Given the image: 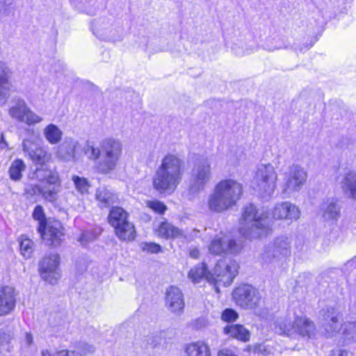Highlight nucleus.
<instances>
[{
    "instance_id": "obj_1",
    "label": "nucleus",
    "mask_w": 356,
    "mask_h": 356,
    "mask_svg": "<svg viewBox=\"0 0 356 356\" xmlns=\"http://www.w3.org/2000/svg\"><path fill=\"white\" fill-rule=\"evenodd\" d=\"M184 162L177 154L168 153L161 160L152 178L154 188L161 194L170 195L181 183Z\"/></svg>"
},
{
    "instance_id": "obj_2",
    "label": "nucleus",
    "mask_w": 356,
    "mask_h": 356,
    "mask_svg": "<svg viewBox=\"0 0 356 356\" xmlns=\"http://www.w3.org/2000/svg\"><path fill=\"white\" fill-rule=\"evenodd\" d=\"M239 265L235 260H230L228 263L225 261H218L211 273L207 270L204 263L192 268L188 273V278L193 283H200L206 280L216 285L227 286L231 284L238 274Z\"/></svg>"
},
{
    "instance_id": "obj_3",
    "label": "nucleus",
    "mask_w": 356,
    "mask_h": 356,
    "mask_svg": "<svg viewBox=\"0 0 356 356\" xmlns=\"http://www.w3.org/2000/svg\"><path fill=\"white\" fill-rule=\"evenodd\" d=\"M243 193L242 184L232 179H226L218 183L207 199L211 211L220 213L236 205Z\"/></svg>"
},
{
    "instance_id": "obj_4",
    "label": "nucleus",
    "mask_w": 356,
    "mask_h": 356,
    "mask_svg": "<svg viewBox=\"0 0 356 356\" xmlns=\"http://www.w3.org/2000/svg\"><path fill=\"white\" fill-rule=\"evenodd\" d=\"M271 221L267 212L250 204L244 208L239 232L248 239L265 236L271 230Z\"/></svg>"
},
{
    "instance_id": "obj_5",
    "label": "nucleus",
    "mask_w": 356,
    "mask_h": 356,
    "mask_svg": "<svg viewBox=\"0 0 356 356\" xmlns=\"http://www.w3.org/2000/svg\"><path fill=\"white\" fill-rule=\"evenodd\" d=\"M30 178L35 179L44 185H29L26 188L28 193L31 195H42L49 202L56 200L57 194L60 191L61 188V181L57 172L48 168H36Z\"/></svg>"
},
{
    "instance_id": "obj_6",
    "label": "nucleus",
    "mask_w": 356,
    "mask_h": 356,
    "mask_svg": "<svg viewBox=\"0 0 356 356\" xmlns=\"http://www.w3.org/2000/svg\"><path fill=\"white\" fill-rule=\"evenodd\" d=\"M277 333L293 337L298 334L303 337L310 338L315 332L314 323L305 316H299L295 312L280 316L274 323Z\"/></svg>"
},
{
    "instance_id": "obj_7",
    "label": "nucleus",
    "mask_w": 356,
    "mask_h": 356,
    "mask_svg": "<svg viewBox=\"0 0 356 356\" xmlns=\"http://www.w3.org/2000/svg\"><path fill=\"white\" fill-rule=\"evenodd\" d=\"M321 316L322 326L327 337H333L341 332L347 339L356 340V323L348 322L342 324V315L338 309L327 307L321 311Z\"/></svg>"
},
{
    "instance_id": "obj_8",
    "label": "nucleus",
    "mask_w": 356,
    "mask_h": 356,
    "mask_svg": "<svg viewBox=\"0 0 356 356\" xmlns=\"http://www.w3.org/2000/svg\"><path fill=\"white\" fill-rule=\"evenodd\" d=\"M233 299L241 307L253 309L256 315L264 318L268 312L263 307L264 301L257 289L248 284L236 288L232 293Z\"/></svg>"
},
{
    "instance_id": "obj_9",
    "label": "nucleus",
    "mask_w": 356,
    "mask_h": 356,
    "mask_svg": "<svg viewBox=\"0 0 356 356\" xmlns=\"http://www.w3.org/2000/svg\"><path fill=\"white\" fill-rule=\"evenodd\" d=\"M32 216L38 221V232L41 238L49 245H60L64 236L60 223L58 221L47 222L44 209L40 205L35 207Z\"/></svg>"
},
{
    "instance_id": "obj_10",
    "label": "nucleus",
    "mask_w": 356,
    "mask_h": 356,
    "mask_svg": "<svg viewBox=\"0 0 356 356\" xmlns=\"http://www.w3.org/2000/svg\"><path fill=\"white\" fill-rule=\"evenodd\" d=\"M277 173L270 163L257 165L253 178L254 190L262 198H270L277 187Z\"/></svg>"
},
{
    "instance_id": "obj_11",
    "label": "nucleus",
    "mask_w": 356,
    "mask_h": 356,
    "mask_svg": "<svg viewBox=\"0 0 356 356\" xmlns=\"http://www.w3.org/2000/svg\"><path fill=\"white\" fill-rule=\"evenodd\" d=\"M292 239L287 236L277 237L272 246L268 248L262 254L264 264L280 268L286 264L291 253Z\"/></svg>"
},
{
    "instance_id": "obj_12",
    "label": "nucleus",
    "mask_w": 356,
    "mask_h": 356,
    "mask_svg": "<svg viewBox=\"0 0 356 356\" xmlns=\"http://www.w3.org/2000/svg\"><path fill=\"white\" fill-rule=\"evenodd\" d=\"M102 156L97 164V170L103 174L113 171L120 160L122 145L118 140L106 138L100 143Z\"/></svg>"
},
{
    "instance_id": "obj_13",
    "label": "nucleus",
    "mask_w": 356,
    "mask_h": 356,
    "mask_svg": "<svg viewBox=\"0 0 356 356\" xmlns=\"http://www.w3.org/2000/svg\"><path fill=\"white\" fill-rule=\"evenodd\" d=\"M283 178L280 184L282 194L289 197L293 193L299 192L307 179V173L302 166L292 164L286 170L282 169Z\"/></svg>"
},
{
    "instance_id": "obj_14",
    "label": "nucleus",
    "mask_w": 356,
    "mask_h": 356,
    "mask_svg": "<svg viewBox=\"0 0 356 356\" xmlns=\"http://www.w3.org/2000/svg\"><path fill=\"white\" fill-rule=\"evenodd\" d=\"M211 177V161L207 157L200 159L193 165L188 184L191 193L202 191Z\"/></svg>"
},
{
    "instance_id": "obj_15",
    "label": "nucleus",
    "mask_w": 356,
    "mask_h": 356,
    "mask_svg": "<svg viewBox=\"0 0 356 356\" xmlns=\"http://www.w3.org/2000/svg\"><path fill=\"white\" fill-rule=\"evenodd\" d=\"M112 20L103 17L95 19L91 24L92 33L102 40L114 41L122 38L123 30Z\"/></svg>"
},
{
    "instance_id": "obj_16",
    "label": "nucleus",
    "mask_w": 356,
    "mask_h": 356,
    "mask_svg": "<svg viewBox=\"0 0 356 356\" xmlns=\"http://www.w3.org/2000/svg\"><path fill=\"white\" fill-rule=\"evenodd\" d=\"M15 104L8 111L10 116L15 120L23 122L29 127L40 123L43 118L33 112L21 98L13 99Z\"/></svg>"
},
{
    "instance_id": "obj_17",
    "label": "nucleus",
    "mask_w": 356,
    "mask_h": 356,
    "mask_svg": "<svg viewBox=\"0 0 356 356\" xmlns=\"http://www.w3.org/2000/svg\"><path fill=\"white\" fill-rule=\"evenodd\" d=\"M242 249V244L227 234L220 233L216 236L209 245V251L212 254H236Z\"/></svg>"
},
{
    "instance_id": "obj_18",
    "label": "nucleus",
    "mask_w": 356,
    "mask_h": 356,
    "mask_svg": "<svg viewBox=\"0 0 356 356\" xmlns=\"http://www.w3.org/2000/svg\"><path fill=\"white\" fill-rule=\"evenodd\" d=\"M22 150L39 168H47L45 165L50 161L52 155L48 147L35 143L33 138H25L22 142Z\"/></svg>"
},
{
    "instance_id": "obj_19",
    "label": "nucleus",
    "mask_w": 356,
    "mask_h": 356,
    "mask_svg": "<svg viewBox=\"0 0 356 356\" xmlns=\"http://www.w3.org/2000/svg\"><path fill=\"white\" fill-rule=\"evenodd\" d=\"M60 257L58 254H49L39 264L41 277L51 284L56 283L60 277L59 269Z\"/></svg>"
},
{
    "instance_id": "obj_20",
    "label": "nucleus",
    "mask_w": 356,
    "mask_h": 356,
    "mask_svg": "<svg viewBox=\"0 0 356 356\" xmlns=\"http://www.w3.org/2000/svg\"><path fill=\"white\" fill-rule=\"evenodd\" d=\"M248 38H250V35L247 36L235 33L232 38L225 39V45L236 56L249 55L255 51L257 47L254 42L248 41Z\"/></svg>"
},
{
    "instance_id": "obj_21",
    "label": "nucleus",
    "mask_w": 356,
    "mask_h": 356,
    "mask_svg": "<svg viewBox=\"0 0 356 356\" xmlns=\"http://www.w3.org/2000/svg\"><path fill=\"white\" fill-rule=\"evenodd\" d=\"M156 232L160 237L164 238H177L183 243L189 242L194 238L197 237L200 232L198 230L193 229L191 233L185 234L181 229L167 221L161 222Z\"/></svg>"
},
{
    "instance_id": "obj_22",
    "label": "nucleus",
    "mask_w": 356,
    "mask_h": 356,
    "mask_svg": "<svg viewBox=\"0 0 356 356\" xmlns=\"http://www.w3.org/2000/svg\"><path fill=\"white\" fill-rule=\"evenodd\" d=\"M175 337L173 330H166L148 336L146 339L147 348L162 352L170 348L172 341Z\"/></svg>"
},
{
    "instance_id": "obj_23",
    "label": "nucleus",
    "mask_w": 356,
    "mask_h": 356,
    "mask_svg": "<svg viewBox=\"0 0 356 356\" xmlns=\"http://www.w3.org/2000/svg\"><path fill=\"white\" fill-rule=\"evenodd\" d=\"M300 216L299 208L290 202L277 203L272 211V216L275 220H285L289 222L297 220Z\"/></svg>"
},
{
    "instance_id": "obj_24",
    "label": "nucleus",
    "mask_w": 356,
    "mask_h": 356,
    "mask_svg": "<svg viewBox=\"0 0 356 356\" xmlns=\"http://www.w3.org/2000/svg\"><path fill=\"white\" fill-rule=\"evenodd\" d=\"M165 306L167 309L175 315H181L184 312L185 302L184 294L176 286H170L166 291Z\"/></svg>"
},
{
    "instance_id": "obj_25",
    "label": "nucleus",
    "mask_w": 356,
    "mask_h": 356,
    "mask_svg": "<svg viewBox=\"0 0 356 356\" xmlns=\"http://www.w3.org/2000/svg\"><path fill=\"white\" fill-rule=\"evenodd\" d=\"M15 307V290L10 286L0 289V316L10 314Z\"/></svg>"
},
{
    "instance_id": "obj_26",
    "label": "nucleus",
    "mask_w": 356,
    "mask_h": 356,
    "mask_svg": "<svg viewBox=\"0 0 356 356\" xmlns=\"http://www.w3.org/2000/svg\"><path fill=\"white\" fill-rule=\"evenodd\" d=\"M79 143L72 138H66L65 141L58 146L56 154L63 161H70L75 159L76 149Z\"/></svg>"
},
{
    "instance_id": "obj_27",
    "label": "nucleus",
    "mask_w": 356,
    "mask_h": 356,
    "mask_svg": "<svg viewBox=\"0 0 356 356\" xmlns=\"http://www.w3.org/2000/svg\"><path fill=\"white\" fill-rule=\"evenodd\" d=\"M340 186L347 197L356 200V170H348L340 181Z\"/></svg>"
},
{
    "instance_id": "obj_28",
    "label": "nucleus",
    "mask_w": 356,
    "mask_h": 356,
    "mask_svg": "<svg viewBox=\"0 0 356 356\" xmlns=\"http://www.w3.org/2000/svg\"><path fill=\"white\" fill-rule=\"evenodd\" d=\"M10 69L7 65L0 61V102L5 104L10 90L11 83L9 81Z\"/></svg>"
},
{
    "instance_id": "obj_29",
    "label": "nucleus",
    "mask_w": 356,
    "mask_h": 356,
    "mask_svg": "<svg viewBox=\"0 0 356 356\" xmlns=\"http://www.w3.org/2000/svg\"><path fill=\"white\" fill-rule=\"evenodd\" d=\"M323 218L327 222H335L340 216V207L337 204V200L334 198L327 199L321 205Z\"/></svg>"
},
{
    "instance_id": "obj_30",
    "label": "nucleus",
    "mask_w": 356,
    "mask_h": 356,
    "mask_svg": "<svg viewBox=\"0 0 356 356\" xmlns=\"http://www.w3.org/2000/svg\"><path fill=\"white\" fill-rule=\"evenodd\" d=\"M95 199L101 208H107L118 200V196L106 186H100L96 190Z\"/></svg>"
},
{
    "instance_id": "obj_31",
    "label": "nucleus",
    "mask_w": 356,
    "mask_h": 356,
    "mask_svg": "<svg viewBox=\"0 0 356 356\" xmlns=\"http://www.w3.org/2000/svg\"><path fill=\"white\" fill-rule=\"evenodd\" d=\"M184 353L186 356H211L209 346L202 341L186 344Z\"/></svg>"
},
{
    "instance_id": "obj_32",
    "label": "nucleus",
    "mask_w": 356,
    "mask_h": 356,
    "mask_svg": "<svg viewBox=\"0 0 356 356\" xmlns=\"http://www.w3.org/2000/svg\"><path fill=\"white\" fill-rule=\"evenodd\" d=\"M115 233L118 238L124 241H132L136 238V229L134 225L127 220L118 226L113 227Z\"/></svg>"
},
{
    "instance_id": "obj_33",
    "label": "nucleus",
    "mask_w": 356,
    "mask_h": 356,
    "mask_svg": "<svg viewBox=\"0 0 356 356\" xmlns=\"http://www.w3.org/2000/svg\"><path fill=\"white\" fill-rule=\"evenodd\" d=\"M224 332L242 341H248L250 337V332L243 325L238 324L227 325L224 328Z\"/></svg>"
},
{
    "instance_id": "obj_34",
    "label": "nucleus",
    "mask_w": 356,
    "mask_h": 356,
    "mask_svg": "<svg viewBox=\"0 0 356 356\" xmlns=\"http://www.w3.org/2000/svg\"><path fill=\"white\" fill-rule=\"evenodd\" d=\"M43 136L51 145L58 144L63 138V131L54 124H49L43 129Z\"/></svg>"
},
{
    "instance_id": "obj_35",
    "label": "nucleus",
    "mask_w": 356,
    "mask_h": 356,
    "mask_svg": "<svg viewBox=\"0 0 356 356\" xmlns=\"http://www.w3.org/2000/svg\"><path fill=\"white\" fill-rule=\"evenodd\" d=\"M128 213L122 208L118 207H113L109 213L108 222L113 227L128 220Z\"/></svg>"
},
{
    "instance_id": "obj_36",
    "label": "nucleus",
    "mask_w": 356,
    "mask_h": 356,
    "mask_svg": "<svg viewBox=\"0 0 356 356\" xmlns=\"http://www.w3.org/2000/svg\"><path fill=\"white\" fill-rule=\"evenodd\" d=\"M26 168V164L23 160L19 159H15L11 163L8 170L10 178L15 181H19Z\"/></svg>"
},
{
    "instance_id": "obj_37",
    "label": "nucleus",
    "mask_w": 356,
    "mask_h": 356,
    "mask_svg": "<svg viewBox=\"0 0 356 356\" xmlns=\"http://www.w3.org/2000/svg\"><path fill=\"white\" fill-rule=\"evenodd\" d=\"M20 252L25 259L30 258L32 255L33 243L29 238L22 236L19 238Z\"/></svg>"
},
{
    "instance_id": "obj_38",
    "label": "nucleus",
    "mask_w": 356,
    "mask_h": 356,
    "mask_svg": "<svg viewBox=\"0 0 356 356\" xmlns=\"http://www.w3.org/2000/svg\"><path fill=\"white\" fill-rule=\"evenodd\" d=\"M72 180L76 190L81 195L88 194L90 185L87 179L77 175H73Z\"/></svg>"
},
{
    "instance_id": "obj_39",
    "label": "nucleus",
    "mask_w": 356,
    "mask_h": 356,
    "mask_svg": "<svg viewBox=\"0 0 356 356\" xmlns=\"http://www.w3.org/2000/svg\"><path fill=\"white\" fill-rule=\"evenodd\" d=\"M101 234L100 229L94 230H86L80 236L79 241L82 245H87L88 243L94 241Z\"/></svg>"
},
{
    "instance_id": "obj_40",
    "label": "nucleus",
    "mask_w": 356,
    "mask_h": 356,
    "mask_svg": "<svg viewBox=\"0 0 356 356\" xmlns=\"http://www.w3.org/2000/svg\"><path fill=\"white\" fill-rule=\"evenodd\" d=\"M273 40L274 42L271 44L267 45L266 47L267 49L269 51L288 48L291 46V42L284 37L277 36L273 38Z\"/></svg>"
},
{
    "instance_id": "obj_41",
    "label": "nucleus",
    "mask_w": 356,
    "mask_h": 356,
    "mask_svg": "<svg viewBox=\"0 0 356 356\" xmlns=\"http://www.w3.org/2000/svg\"><path fill=\"white\" fill-rule=\"evenodd\" d=\"M145 203L146 207L158 214H163L167 210L165 204L157 200H146Z\"/></svg>"
},
{
    "instance_id": "obj_42",
    "label": "nucleus",
    "mask_w": 356,
    "mask_h": 356,
    "mask_svg": "<svg viewBox=\"0 0 356 356\" xmlns=\"http://www.w3.org/2000/svg\"><path fill=\"white\" fill-rule=\"evenodd\" d=\"M85 152L91 160L97 161L102 156V149L95 147V145L90 142H88L86 144Z\"/></svg>"
},
{
    "instance_id": "obj_43",
    "label": "nucleus",
    "mask_w": 356,
    "mask_h": 356,
    "mask_svg": "<svg viewBox=\"0 0 356 356\" xmlns=\"http://www.w3.org/2000/svg\"><path fill=\"white\" fill-rule=\"evenodd\" d=\"M238 318V313L232 309H225L221 314V319L227 323L236 321Z\"/></svg>"
},
{
    "instance_id": "obj_44",
    "label": "nucleus",
    "mask_w": 356,
    "mask_h": 356,
    "mask_svg": "<svg viewBox=\"0 0 356 356\" xmlns=\"http://www.w3.org/2000/svg\"><path fill=\"white\" fill-rule=\"evenodd\" d=\"M42 356H74V353L67 350H60L54 353H51L46 350L42 352Z\"/></svg>"
},
{
    "instance_id": "obj_45",
    "label": "nucleus",
    "mask_w": 356,
    "mask_h": 356,
    "mask_svg": "<svg viewBox=\"0 0 356 356\" xmlns=\"http://www.w3.org/2000/svg\"><path fill=\"white\" fill-rule=\"evenodd\" d=\"M142 249L151 253H158L161 250V246L154 243H145L142 244Z\"/></svg>"
},
{
    "instance_id": "obj_46",
    "label": "nucleus",
    "mask_w": 356,
    "mask_h": 356,
    "mask_svg": "<svg viewBox=\"0 0 356 356\" xmlns=\"http://www.w3.org/2000/svg\"><path fill=\"white\" fill-rule=\"evenodd\" d=\"M80 348H81V354L82 355L90 354L95 351V348L94 346L86 343L81 344Z\"/></svg>"
},
{
    "instance_id": "obj_47",
    "label": "nucleus",
    "mask_w": 356,
    "mask_h": 356,
    "mask_svg": "<svg viewBox=\"0 0 356 356\" xmlns=\"http://www.w3.org/2000/svg\"><path fill=\"white\" fill-rule=\"evenodd\" d=\"M356 266V256L346 262L344 265V270H348L349 268H355Z\"/></svg>"
},
{
    "instance_id": "obj_48",
    "label": "nucleus",
    "mask_w": 356,
    "mask_h": 356,
    "mask_svg": "<svg viewBox=\"0 0 356 356\" xmlns=\"http://www.w3.org/2000/svg\"><path fill=\"white\" fill-rule=\"evenodd\" d=\"M348 351L345 350H332L330 356H348Z\"/></svg>"
},
{
    "instance_id": "obj_49",
    "label": "nucleus",
    "mask_w": 356,
    "mask_h": 356,
    "mask_svg": "<svg viewBox=\"0 0 356 356\" xmlns=\"http://www.w3.org/2000/svg\"><path fill=\"white\" fill-rule=\"evenodd\" d=\"M200 255V251L197 248H193L189 250V256L193 259H197Z\"/></svg>"
},
{
    "instance_id": "obj_50",
    "label": "nucleus",
    "mask_w": 356,
    "mask_h": 356,
    "mask_svg": "<svg viewBox=\"0 0 356 356\" xmlns=\"http://www.w3.org/2000/svg\"><path fill=\"white\" fill-rule=\"evenodd\" d=\"M76 7L80 10H83L85 4L87 3V0H73Z\"/></svg>"
},
{
    "instance_id": "obj_51",
    "label": "nucleus",
    "mask_w": 356,
    "mask_h": 356,
    "mask_svg": "<svg viewBox=\"0 0 356 356\" xmlns=\"http://www.w3.org/2000/svg\"><path fill=\"white\" fill-rule=\"evenodd\" d=\"M25 343L27 346H31L33 343V336L30 333H26L25 339H24Z\"/></svg>"
},
{
    "instance_id": "obj_52",
    "label": "nucleus",
    "mask_w": 356,
    "mask_h": 356,
    "mask_svg": "<svg viewBox=\"0 0 356 356\" xmlns=\"http://www.w3.org/2000/svg\"><path fill=\"white\" fill-rule=\"evenodd\" d=\"M6 338V334L0 330V346L3 343Z\"/></svg>"
},
{
    "instance_id": "obj_53",
    "label": "nucleus",
    "mask_w": 356,
    "mask_h": 356,
    "mask_svg": "<svg viewBox=\"0 0 356 356\" xmlns=\"http://www.w3.org/2000/svg\"><path fill=\"white\" fill-rule=\"evenodd\" d=\"M143 40H144V42H145L144 45H143V47H144V48H145V47H146V42H147V39L144 37V38H143Z\"/></svg>"
},
{
    "instance_id": "obj_54",
    "label": "nucleus",
    "mask_w": 356,
    "mask_h": 356,
    "mask_svg": "<svg viewBox=\"0 0 356 356\" xmlns=\"http://www.w3.org/2000/svg\"><path fill=\"white\" fill-rule=\"evenodd\" d=\"M26 131H27V133H28V134H29L31 131L32 133H33V130H31L29 128L26 129Z\"/></svg>"
},
{
    "instance_id": "obj_55",
    "label": "nucleus",
    "mask_w": 356,
    "mask_h": 356,
    "mask_svg": "<svg viewBox=\"0 0 356 356\" xmlns=\"http://www.w3.org/2000/svg\"><path fill=\"white\" fill-rule=\"evenodd\" d=\"M313 46V43L310 44V45L309 47H306V49H309L310 47H312Z\"/></svg>"
},
{
    "instance_id": "obj_56",
    "label": "nucleus",
    "mask_w": 356,
    "mask_h": 356,
    "mask_svg": "<svg viewBox=\"0 0 356 356\" xmlns=\"http://www.w3.org/2000/svg\"><path fill=\"white\" fill-rule=\"evenodd\" d=\"M3 140V134L1 135V142H2Z\"/></svg>"
}]
</instances>
